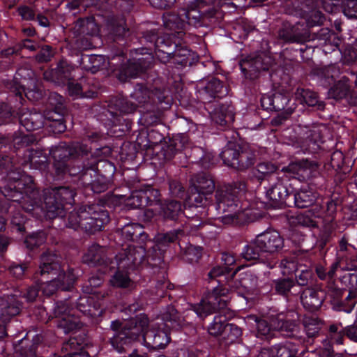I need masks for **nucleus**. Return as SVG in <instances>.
I'll return each instance as SVG.
<instances>
[{
  "instance_id": "obj_1",
  "label": "nucleus",
  "mask_w": 357,
  "mask_h": 357,
  "mask_svg": "<svg viewBox=\"0 0 357 357\" xmlns=\"http://www.w3.org/2000/svg\"><path fill=\"white\" fill-rule=\"evenodd\" d=\"M13 162L8 156L0 157V171L11 169ZM9 183L0 187V191L8 199H11L13 206L17 203L26 212L36 218L45 217L54 218L64 215L66 205L72 206L74 202L75 192L68 187L47 189L44 191V203L38 197V190L36 189L31 176L10 170L8 173Z\"/></svg>"
},
{
  "instance_id": "obj_2",
  "label": "nucleus",
  "mask_w": 357,
  "mask_h": 357,
  "mask_svg": "<svg viewBox=\"0 0 357 357\" xmlns=\"http://www.w3.org/2000/svg\"><path fill=\"white\" fill-rule=\"evenodd\" d=\"M217 12L204 0L188 1L178 13L163 16V22L169 33L158 37L155 41V55L162 63L171 62L179 68L190 63V51L178 45L172 38H182L191 27L209 26L215 22Z\"/></svg>"
},
{
  "instance_id": "obj_3",
  "label": "nucleus",
  "mask_w": 357,
  "mask_h": 357,
  "mask_svg": "<svg viewBox=\"0 0 357 357\" xmlns=\"http://www.w3.org/2000/svg\"><path fill=\"white\" fill-rule=\"evenodd\" d=\"M188 313L181 317L174 306L169 305L157 317L149 322L147 316L140 314L135 319L121 323L114 321L111 327L114 334L110 338V342L119 353L126 352L131 343L142 336L145 346L154 349H164L170 341L169 331L171 328L178 329L188 323Z\"/></svg>"
},
{
  "instance_id": "obj_4",
  "label": "nucleus",
  "mask_w": 357,
  "mask_h": 357,
  "mask_svg": "<svg viewBox=\"0 0 357 357\" xmlns=\"http://www.w3.org/2000/svg\"><path fill=\"white\" fill-rule=\"evenodd\" d=\"M228 289L219 287H213L211 292L208 293L203 298L199 304H188L189 312L183 313L192 312L201 319H204L207 316L215 312L218 310L222 312L214 317L213 322L208 328V333L213 336L220 335L224 331L227 330L226 312L227 311V296Z\"/></svg>"
},
{
  "instance_id": "obj_5",
  "label": "nucleus",
  "mask_w": 357,
  "mask_h": 357,
  "mask_svg": "<svg viewBox=\"0 0 357 357\" xmlns=\"http://www.w3.org/2000/svg\"><path fill=\"white\" fill-rule=\"evenodd\" d=\"M98 295L86 294L80 296L77 302L76 310L91 317H99L102 314L101 303L95 301ZM68 301L56 303L54 307V314L59 318L58 327L63 328L65 333H68L81 326L78 316H75V309L68 306Z\"/></svg>"
},
{
  "instance_id": "obj_6",
  "label": "nucleus",
  "mask_w": 357,
  "mask_h": 357,
  "mask_svg": "<svg viewBox=\"0 0 357 357\" xmlns=\"http://www.w3.org/2000/svg\"><path fill=\"white\" fill-rule=\"evenodd\" d=\"M40 274L44 278L45 275H50V281L45 282L43 279L40 281V289L44 295L48 296L59 289L70 290L77 277V273H75L73 268H68L66 272L64 268H61L58 257L50 253H45L42 255Z\"/></svg>"
},
{
  "instance_id": "obj_7",
  "label": "nucleus",
  "mask_w": 357,
  "mask_h": 357,
  "mask_svg": "<svg viewBox=\"0 0 357 357\" xmlns=\"http://www.w3.org/2000/svg\"><path fill=\"white\" fill-rule=\"evenodd\" d=\"M144 257L145 250L143 247L128 244L122 252L116 255L115 261L109 262V265L103 271V273H107V269L112 270L117 268L118 271L110 279V284L114 287H130L132 285V281L128 276L127 271L138 268L144 263Z\"/></svg>"
},
{
  "instance_id": "obj_8",
  "label": "nucleus",
  "mask_w": 357,
  "mask_h": 357,
  "mask_svg": "<svg viewBox=\"0 0 357 357\" xmlns=\"http://www.w3.org/2000/svg\"><path fill=\"white\" fill-rule=\"evenodd\" d=\"M236 190L231 185H225L218 188L215 192V209L218 213L224 214L218 219L225 225L238 224L248 216L236 197Z\"/></svg>"
},
{
  "instance_id": "obj_9",
  "label": "nucleus",
  "mask_w": 357,
  "mask_h": 357,
  "mask_svg": "<svg viewBox=\"0 0 357 357\" xmlns=\"http://www.w3.org/2000/svg\"><path fill=\"white\" fill-rule=\"evenodd\" d=\"M109 222V214L98 205L84 206L70 213L66 226L76 230L81 228L89 234L102 229Z\"/></svg>"
},
{
  "instance_id": "obj_10",
  "label": "nucleus",
  "mask_w": 357,
  "mask_h": 357,
  "mask_svg": "<svg viewBox=\"0 0 357 357\" xmlns=\"http://www.w3.org/2000/svg\"><path fill=\"white\" fill-rule=\"evenodd\" d=\"M86 144H81L79 142L73 143L70 146L65 142H60L57 146H52L50 154L54 159V167L56 176L60 177L67 172L75 176L80 172V169L69 168L68 161L70 157L86 155L91 149Z\"/></svg>"
},
{
  "instance_id": "obj_11",
  "label": "nucleus",
  "mask_w": 357,
  "mask_h": 357,
  "mask_svg": "<svg viewBox=\"0 0 357 357\" xmlns=\"http://www.w3.org/2000/svg\"><path fill=\"white\" fill-rule=\"evenodd\" d=\"M223 162L238 170L251 167L255 161V155L249 149L226 147L220 153Z\"/></svg>"
},
{
  "instance_id": "obj_12",
  "label": "nucleus",
  "mask_w": 357,
  "mask_h": 357,
  "mask_svg": "<svg viewBox=\"0 0 357 357\" xmlns=\"http://www.w3.org/2000/svg\"><path fill=\"white\" fill-rule=\"evenodd\" d=\"M182 206L177 201H169L165 205L160 202V197L152 208H147L144 212V220L159 221L165 219L175 220L182 213Z\"/></svg>"
},
{
  "instance_id": "obj_13",
  "label": "nucleus",
  "mask_w": 357,
  "mask_h": 357,
  "mask_svg": "<svg viewBox=\"0 0 357 357\" xmlns=\"http://www.w3.org/2000/svg\"><path fill=\"white\" fill-rule=\"evenodd\" d=\"M322 128L319 126H296L294 128L296 135V141L301 144V147L304 151L310 153L316 152L321 148V144L323 142L321 134Z\"/></svg>"
},
{
  "instance_id": "obj_14",
  "label": "nucleus",
  "mask_w": 357,
  "mask_h": 357,
  "mask_svg": "<svg viewBox=\"0 0 357 357\" xmlns=\"http://www.w3.org/2000/svg\"><path fill=\"white\" fill-rule=\"evenodd\" d=\"M180 233V231H171L165 234H158L155 236L153 246L149 245L152 244L151 241L146 242L144 245H139V247H143L145 250L144 260L146 259L148 262L150 259L160 262L169 243L176 240Z\"/></svg>"
},
{
  "instance_id": "obj_15",
  "label": "nucleus",
  "mask_w": 357,
  "mask_h": 357,
  "mask_svg": "<svg viewBox=\"0 0 357 357\" xmlns=\"http://www.w3.org/2000/svg\"><path fill=\"white\" fill-rule=\"evenodd\" d=\"M253 243H255L263 252L271 255L279 253L284 245V238L280 234L272 229H268L257 235Z\"/></svg>"
},
{
  "instance_id": "obj_16",
  "label": "nucleus",
  "mask_w": 357,
  "mask_h": 357,
  "mask_svg": "<svg viewBox=\"0 0 357 357\" xmlns=\"http://www.w3.org/2000/svg\"><path fill=\"white\" fill-rule=\"evenodd\" d=\"M18 295L4 296L0 298V337L6 335V324L12 317L19 314L21 302L17 299Z\"/></svg>"
},
{
  "instance_id": "obj_17",
  "label": "nucleus",
  "mask_w": 357,
  "mask_h": 357,
  "mask_svg": "<svg viewBox=\"0 0 357 357\" xmlns=\"http://www.w3.org/2000/svg\"><path fill=\"white\" fill-rule=\"evenodd\" d=\"M160 195L158 190L146 186L132 192L126 199V206L132 209L144 206L152 208Z\"/></svg>"
},
{
  "instance_id": "obj_18",
  "label": "nucleus",
  "mask_w": 357,
  "mask_h": 357,
  "mask_svg": "<svg viewBox=\"0 0 357 357\" xmlns=\"http://www.w3.org/2000/svg\"><path fill=\"white\" fill-rule=\"evenodd\" d=\"M336 256L337 261L335 263H338L342 270L351 271L356 267L355 264L356 249L353 245L349 243L348 238L345 236L339 241Z\"/></svg>"
},
{
  "instance_id": "obj_19",
  "label": "nucleus",
  "mask_w": 357,
  "mask_h": 357,
  "mask_svg": "<svg viewBox=\"0 0 357 357\" xmlns=\"http://www.w3.org/2000/svg\"><path fill=\"white\" fill-rule=\"evenodd\" d=\"M318 165L315 162L301 160L290 163L282 169V172L287 173L289 176L297 178L299 180H306L314 176L318 173Z\"/></svg>"
},
{
  "instance_id": "obj_20",
  "label": "nucleus",
  "mask_w": 357,
  "mask_h": 357,
  "mask_svg": "<svg viewBox=\"0 0 357 357\" xmlns=\"http://www.w3.org/2000/svg\"><path fill=\"white\" fill-rule=\"evenodd\" d=\"M257 282V277L248 270L240 273L238 280L234 282L227 280V285L230 291H236L238 295L245 298L246 294H250L256 289Z\"/></svg>"
},
{
  "instance_id": "obj_21",
  "label": "nucleus",
  "mask_w": 357,
  "mask_h": 357,
  "mask_svg": "<svg viewBox=\"0 0 357 357\" xmlns=\"http://www.w3.org/2000/svg\"><path fill=\"white\" fill-rule=\"evenodd\" d=\"M266 197L275 203L286 204L289 194L284 178L280 176H271V181L267 187H265Z\"/></svg>"
},
{
  "instance_id": "obj_22",
  "label": "nucleus",
  "mask_w": 357,
  "mask_h": 357,
  "mask_svg": "<svg viewBox=\"0 0 357 357\" xmlns=\"http://www.w3.org/2000/svg\"><path fill=\"white\" fill-rule=\"evenodd\" d=\"M75 68L66 61H61L57 67L44 73L45 79L57 84H66V82L75 77Z\"/></svg>"
},
{
  "instance_id": "obj_23",
  "label": "nucleus",
  "mask_w": 357,
  "mask_h": 357,
  "mask_svg": "<svg viewBox=\"0 0 357 357\" xmlns=\"http://www.w3.org/2000/svg\"><path fill=\"white\" fill-rule=\"evenodd\" d=\"M106 248L97 244H92L84 253L83 262L89 266H102L105 270L112 261L106 255Z\"/></svg>"
},
{
  "instance_id": "obj_24",
  "label": "nucleus",
  "mask_w": 357,
  "mask_h": 357,
  "mask_svg": "<svg viewBox=\"0 0 357 357\" xmlns=\"http://www.w3.org/2000/svg\"><path fill=\"white\" fill-rule=\"evenodd\" d=\"M326 296V294L323 289L306 288L301 293V301L305 309L314 311L321 305Z\"/></svg>"
},
{
  "instance_id": "obj_25",
  "label": "nucleus",
  "mask_w": 357,
  "mask_h": 357,
  "mask_svg": "<svg viewBox=\"0 0 357 357\" xmlns=\"http://www.w3.org/2000/svg\"><path fill=\"white\" fill-rule=\"evenodd\" d=\"M222 261L224 264V267H214L208 274V276L210 280L215 279L216 278H220L217 280V282L220 284L218 287H221L224 289L225 287H222V284L224 283V280H222V278H225V280H228V278L225 276V274H229L231 271L232 268H231V266L234 265L236 260L234 257V255L229 254V253H223L222 255ZM229 290L227 287H225Z\"/></svg>"
},
{
  "instance_id": "obj_26",
  "label": "nucleus",
  "mask_w": 357,
  "mask_h": 357,
  "mask_svg": "<svg viewBox=\"0 0 357 357\" xmlns=\"http://www.w3.org/2000/svg\"><path fill=\"white\" fill-rule=\"evenodd\" d=\"M47 156L42 149H28L24 153L23 165L30 169L45 171L47 166Z\"/></svg>"
},
{
  "instance_id": "obj_27",
  "label": "nucleus",
  "mask_w": 357,
  "mask_h": 357,
  "mask_svg": "<svg viewBox=\"0 0 357 357\" xmlns=\"http://www.w3.org/2000/svg\"><path fill=\"white\" fill-rule=\"evenodd\" d=\"M271 325L264 319H259L256 315L250 314L245 317V321L249 326H256V336L260 339L268 340L273 336V331H275L273 328L272 314L270 316Z\"/></svg>"
},
{
  "instance_id": "obj_28",
  "label": "nucleus",
  "mask_w": 357,
  "mask_h": 357,
  "mask_svg": "<svg viewBox=\"0 0 357 357\" xmlns=\"http://www.w3.org/2000/svg\"><path fill=\"white\" fill-rule=\"evenodd\" d=\"M19 119L20 124L28 131L38 130L45 124V113L27 111L20 114Z\"/></svg>"
},
{
  "instance_id": "obj_29",
  "label": "nucleus",
  "mask_w": 357,
  "mask_h": 357,
  "mask_svg": "<svg viewBox=\"0 0 357 357\" xmlns=\"http://www.w3.org/2000/svg\"><path fill=\"white\" fill-rule=\"evenodd\" d=\"M288 96L281 93H274L273 95H263L261 98L262 107L266 109L282 110L287 107L289 102Z\"/></svg>"
},
{
  "instance_id": "obj_30",
  "label": "nucleus",
  "mask_w": 357,
  "mask_h": 357,
  "mask_svg": "<svg viewBox=\"0 0 357 357\" xmlns=\"http://www.w3.org/2000/svg\"><path fill=\"white\" fill-rule=\"evenodd\" d=\"M239 65L245 77L250 79L255 78L256 73L260 70H268V67L261 63V58L260 56L255 58L248 57L246 59L242 60Z\"/></svg>"
},
{
  "instance_id": "obj_31",
  "label": "nucleus",
  "mask_w": 357,
  "mask_h": 357,
  "mask_svg": "<svg viewBox=\"0 0 357 357\" xmlns=\"http://www.w3.org/2000/svg\"><path fill=\"white\" fill-rule=\"evenodd\" d=\"M280 267L283 275H290L295 272L297 283L301 286L307 284L308 280L312 277V271L307 268H297L295 270V265L294 262L282 261L280 264Z\"/></svg>"
},
{
  "instance_id": "obj_32",
  "label": "nucleus",
  "mask_w": 357,
  "mask_h": 357,
  "mask_svg": "<svg viewBox=\"0 0 357 357\" xmlns=\"http://www.w3.org/2000/svg\"><path fill=\"white\" fill-rule=\"evenodd\" d=\"M54 133H61L66 130V126L63 116L59 111L50 110L45 112V124Z\"/></svg>"
},
{
  "instance_id": "obj_33",
  "label": "nucleus",
  "mask_w": 357,
  "mask_h": 357,
  "mask_svg": "<svg viewBox=\"0 0 357 357\" xmlns=\"http://www.w3.org/2000/svg\"><path fill=\"white\" fill-rule=\"evenodd\" d=\"M209 113L211 119L220 126H225L234 120L233 109L230 106L221 105L218 108H215L213 111L209 112Z\"/></svg>"
},
{
  "instance_id": "obj_34",
  "label": "nucleus",
  "mask_w": 357,
  "mask_h": 357,
  "mask_svg": "<svg viewBox=\"0 0 357 357\" xmlns=\"http://www.w3.org/2000/svg\"><path fill=\"white\" fill-rule=\"evenodd\" d=\"M62 351L66 353L63 356L66 357H90V354L83 351L82 343L75 337H70L63 343Z\"/></svg>"
},
{
  "instance_id": "obj_35",
  "label": "nucleus",
  "mask_w": 357,
  "mask_h": 357,
  "mask_svg": "<svg viewBox=\"0 0 357 357\" xmlns=\"http://www.w3.org/2000/svg\"><path fill=\"white\" fill-rule=\"evenodd\" d=\"M317 199V193L311 189L302 188L293 195L294 204L298 208H306L311 206Z\"/></svg>"
},
{
  "instance_id": "obj_36",
  "label": "nucleus",
  "mask_w": 357,
  "mask_h": 357,
  "mask_svg": "<svg viewBox=\"0 0 357 357\" xmlns=\"http://www.w3.org/2000/svg\"><path fill=\"white\" fill-rule=\"evenodd\" d=\"M195 189L205 191L206 194L212 195L215 189V183L210 175L200 173L192 179Z\"/></svg>"
},
{
  "instance_id": "obj_37",
  "label": "nucleus",
  "mask_w": 357,
  "mask_h": 357,
  "mask_svg": "<svg viewBox=\"0 0 357 357\" xmlns=\"http://www.w3.org/2000/svg\"><path fill=\"white\" fill-rule=\"evenodd\" d=\"M194 192H192L190 195L188 196L186 200V204L190 208H195L198 209L199 208H204L209 204V199H211V195L206 194L205 191L195 189Z\"/></svg>"
},
{
  "instance_id": "obj_38",
  "label": "nucleus",
  "mask_w": 357,
  "mask_h": 357,
  "mask_svg": "<svg viewBox=\"0 0 357 357\" xmlns=\"http://www.w3.org/2000/svg\"><path fill=\"white\" fill-rule=\"evenodd\" d=\"M273 328L275 331L284 332H293L296 328L294 321L287 319V315L284 313L272 314Z\"/></svg>"
},
{
  "instance_id": "obj_39",
  "label": "nucleus",
  "mask_w": 357,
  "mask_h": 357,
  "mask_svg": "<svg viewBox=\"0 0 357 357\" xmlns=\"http://www.w3.org/2000/svg\"><path fill=\"white\" fill-rule=\"evenodd\" d=\"M225 91L220 81L216 78H212L207 82L204 89V92L207 96L205 100L210 102L209 98L222 97L225 94Z\"/></svg>"
},
{
  "instance_id": "obj_40",
  "label": "nucleus",
  "mask_w": 357,
  "mask_h": 357,
  "mask_svg": "<svg viewBox=\"0 0 357 357\" xmlns=\"http://www.w3.org/2000/svg\"><path fill=\"white\" fill-rule=\"evenodd\" d=\"M350 91L349 79L342 77L330 90L329 95L335 99H341L346 97Z\"/></svg>"
},
{
  "instance_id": "obj_41",
  "label": "nucleus",
  "mask_w": 357,
  "mask_h": 357,
  "mask_svg": "<svg viewBox=\"0 0 357 357\" xmlns=\"http://www.w3.org/2000/svg\"><path fill=\"white\" fill-rule=\"evenodd\" d=\"M295 98L301 104L310 107L315 106L319 102L316 93L308 89H298L295 93Z\"/></svg>"
},
{
  "instance_id": "obj_42",
  "label": "nucleus",
  "mask_w": 357,
  "mask_h": 357,
  "mask_svg": "<svg viewBox=\"0 0 357 357\" xmlns=\"http://www.w3.org/2000/svg\"><path fill=\"white\" fill-rule=\"evenodd\" d=\"M121 235L126 241H133L135 237L139 236L144 241L147 235L142 231V227L139 224H131L123 227L121 230Z\"/></svg>"
},
{
  "instance_id": "obj_43",
  "label": "nucleus",
  "mask_w": 357,
  "mask_h": 357,
  "mask_svg": "<svg viewBox=\"0 0 357 357\" xmlns=\"http://www.w3.org/2000/svg\"><path fill=\"white\" fill-rule=\"evenodd\" d=\"M276 167L270 162H261L257 166L255 176L259 180L268 177L269 182L271 181V176H280L279 173L275 174Z\"/></svg>"
},
{
  "instance_id": "obj_44",
  "label": "nucleus",
  "mask_w": 357,
  "mask_h": 357,
  "mask_svg": "<svg viewBox=\"0 0 357 357\" xmlns=\"http://www.w3.org/2000/svg\"><path fill=\"white\" fill-rule=\"evenodd\" d=\"M46 234L43 231L33 232L29 234L24 240L26 247L30 250L39 247L46 241Z\"/></svg>"
},
{
  "instance_id": "obj_45",
  "label": "nucleus",
  "mask_w": 357,
  "mask_h": 357,
  "mask_svg": "<svg viewBox=\"0 0 357 357\" xmlns=\"http://www.w3.org/2000/svg\"><path fill=\"white\" fill-rule=\"evenodd\" d=\"M275 357H291L296 353L295 347L289 342L273 347Z\"/></svg>"
},
{
  "instance_id": "obj_46",
  "label": "nucleus",
  "mask_w": 357,
  "mask_h": 357,
  "mask_svg": "<svg viewBox=\"0 0 357 357\" xmlns=\"http://www.w3.org/2000/svg\"><path fill=\"white\" fill-rule=\"evenodd\" d=\"M321 216V212L314 211H305L303 213H300L297 215L298 223L302 226L314 227L317 226V222L314 218H318Z\"/></svg>"
},
{
  "instance_id": "obj_47",
  "label": "nucleus",
  "mask_w": 357,
  "mask_h": 357,
  "mask_svg": "<svg viewBox=\"0 0 357 357\" xmlns=\"http://www.w3.org/2000/svg\"><path fill=\"white\" fill-rule=\"evenodd\" d=\"M305 333L308 337L315 336L321 327V322L313 317H305L303 320Z\"/></svg>"
},
{
  "instance_id": "obj_48",
  "label": "nucleus",
  "mask_w": 357,
  "mask_h": 357,
  "mask_svg": "<svg viewBox=\"0 0 357 357\" xmlns=\"http://www.w3.org/2000/svg\"><path fill=\"white\" fill-rule=\"evenodd\" d=\"M253 242L254 238L250 241L248 245H246L244 247L241 252L243 258L247 261H255L259 259L260 252H263L255 243H253Z\"/></svg>"
},
{
  "instance_id": "obj_49",
  "label": "nucleus",
  "mask_w": 357,
  "mask_h": 357,
  "mask_svg": "<svg viewBox=\"0 0 357 357\" xmlns=\"http://www.w3.org/2000/svg\"><path fill=\"white\" fill-rule=\"evenodd\" d=\"M340 268L338 263L334 262L327 271L322 265L316 267V273L321 280H331L333 278L337 268Z\"/></svg>"
},
{
  "instance_id": "obj_50",
  "label": "nucleus",
  "mask_w": 357,
  "mask_h": 357,
  "mask_svg": "<svg viewBox=\"0 0 357 357\" xmlns=\"http://www.w3.org/2000/svg\"><path fill=\"white\" fill-rule=\"evenodd\" d=\"M330 335L331 340L337 344H343V337L346 333L341 324H333L330 326Z\"/></svg>"
},
{
  "instance_id": "obj_51",
  "label": "nucleus",
  "mask_w": 357,
  "mask_h": 357,
  "mask_svg": "<svg viewBox=\"0 0 357 357\" xmlns=\"http://www.w3.org/2000/svg\"><path fill=\"white\" fill-rule=\"evenodd\" d=\"M83 59H87L88 61L91 64V66L89 67L88 68L93 73L102 68L105 63V57L102 55H87L85 56Z\"/></svg>"
},
{
  "instance_id": "obj_52",
  "label": "nucleus",
  "mask_w": 357,
  "mask_h": 357,
  "mask_svg": "<svg viewBox=\"0 0 357 357\" xmlns=\"http://www.w3.org/2000/svg\"><path fill=\"white\" fill-rule=\"evenodd\" d=\"M131 97L137 102L144 103L149 98V92L142 85H137L131 93Z\"/></svg>"
},
{
  "instance_id": "obj_53",
  "label": "nucleus",
  "mask_w": 357,
  "mask_h": 357,
  "mask_svg": "<svg viewBox=\"0 0 357 357\" xmlns=\"http://www.w3.org/2000/svg\"><path fill=\"white\" fill-rule=\"evenodd\" d=\"M91 185V190L95 193H100L105 191L108 188V182L106 178L100 176L96 179L89 183Z\"/></svg>"
},
{
  "instance_id": "obj_54",
  "label": "nucleus",
  "mask_w": 357,
  "mask_h": 357,
  "mask_svg": "<svg viewBox=\"0 0 357 357\" xmlns=\"http://www.w3.org/2000/svg\"><path fill=\"white\" fill-rule=\"evenodd\" d=\"M202 249L199 246L190 245L185 250V257L190 263L197 261L202 256Z\"/></svg>"
},
{
  "instance_id": "obj_55",
  "label": "nucleus",
  "mask_w": 357,
  "mask_h": 357,
  "mask_svg": "<svg viewBox=\"0 0 357 357\" xmlns=\"http://www.w3.org/2000/svg\"><path fill=\"white\" fill-rule=\"evenodd\" d=\"M116 105L117 107V110L123 114L133 112L137 108V105L135 103L130 102L125 99L116 100Z\"/></svg>"
},
{
  "instance_id": "obj_56",
  "label": "nucleus",
  "mask_w": 357,
  "mask_h": 357,
  "mask_svg": "<svg viewBox=\"0 0 357 357\" xmlns=\"http://www.w3.org/2000/svg\"><path fill=\"white\" fill-rule=\"evenodd\" d=\"M102 281L103 278L101 275L91 276L89 280L90 287H84L83 288L84 293L86 294L98 295L99 296V295L95 290H93V288L100 286L102 284Z\"/></svg>"
},
{
  "instance_id": "obj_57",
  "label": "nucleus",
  "mask_w": 357,
  "mask_h": 357,
  "mask_svg": "<svg viewBox=\"0 0 357 357\" xmlns=\"http://www.w3.org/2000/svg\"><path fill=\"white\" fill-rule=\"evenodd\" d=\"M12 213L11 225L13 227H15L17 231H22L24 229L25 217L21 213V211H12Z\"/></svg>"
},
{
  "instance_id": "obj_58",
  "label": "nucleus",
  "mask_w": 357,
  "mask_h": 357,
  "mask_svg": "<svg viewBox=\"0 0 357 357\" xmlns=\"http://www.w3.org/2000/svg\"><path fill=\"white\" fill-rule=\"evenodd\" d=\"M293 286L294 282L290 279H281L275 281V290L280 294H285Z\"/></svg>"
},
{
  "instance_id": "obj_59",
  "label": "nucleus",
  "mask_w": 357,
  "mask_h": 357,
  "mask_svg": "<svg viewBox=\"0 0 357 357\" xmlns=\"http://www.w3.org/2000/svg\"><path fill=\"white\" fill-rule=\"evenodd\" d=\"M341 282L346 287L357 290V273H345L342 277Z\"/></svg>"
},
{
  "instance_id": "obj_60",
  "label": "nucleus",
  "mask_w": 357,
  "mask_h": 357,
  "mask_svg": "<svg viewBox=\"0 0 357 357\" xmlns=\"http://www.w3.org/2000/svg\"><path fill=\"white\" fill-rule=\"evenodd\" d=\"M344 14L348 18L357 19V0H349L344 7Z\"/></svg>"
},
{
  "instance_id": "obj_61",
  "label": "nucleus",
  "mask_w": 357,
  "mask_h": 357,
  "mask_svg": "<svg viewBox=\"0 0 357 357\" xmlns=\"http://www.w3.org/2000/svg\"><path fill=\"white\" fill-rule=\"evenodd\" d=\"M54 52L49 45L43 47L40 52L36 55V59L39 62H47L53 56Z\"/></svg>"
},
{
  "instance_id": "obj_62",
  "label": "nucleus",
  "mask_w": 357,
  "mask_h": 357,
  "mask_svg": "<svg viewBox=\"0 0 357 357\" xmlns=\"http://www.w3.org/2000/svg\"><path fill=\"white\" fill-rule=\"evenodd\" d=\"M49 104L54 108L52 110L59 111L63 103V98L56 93H52L48 98Z\"/></svg>"
},
{
  "instance_id": "obj_63",
  "label": "nucleus",
  "mask_w": 357,
  "mask_h": 357,
  "mask_svg": "<svg viewBox=\"0 0 357 357\" xmlns=\"http://www.w3.org/2000/svg\"><path fill=\"white\" fill-rule=\"evenodd\" d=\"M344 162V155L340 151H334L331 156V165L333 168H340Z\"/></svg>"
},
{
  "instance_id": "obj_64",
  "label": "nucleus",
  "mask_w": 357,
  "mask_h": 357,
  "mask_svg": "<svg viewBox=\"0 0 357 357\" xmlns=\"http://www.w3.org/2000/svg\"><path fill=\"white\" fill-rule=\"evenodd\" d=\"M66 84L68 85V93L70 96L73 98H78L81 96L82 87L79 84L73 83L70 80L68 82H66Z\"/></svg>"
}]
</instances>
